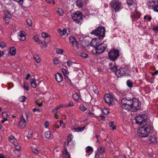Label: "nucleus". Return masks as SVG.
<instances>
[{
	"mask_svg": "<svg viewBox=\"0 0 158 158\" xmlns=\"http://www.w3.org/2000/svg\"><path fill=\"white\" fill-rule=\"evenodd\" d=\"M131 99H127L124 98L122 99L121 103V106L123 109L127 110H129L131 109Z\"/></svg>",
	"mask_w": 158,
	"mask_h": 158,
	"instance_id": "20e7f679",
	"label": "nucleus"
},
{
	"mask_svg": "<svg viewBox=\"0 0 158 158\" xmlns=\"http://www.w3.org/2000/svg\"><path fill=\"white\" fill-rule=\"evenodd\" d=\"M97 150L99 153L102 154L105 152V148L102 147H99L97 148Z\"/></svg>",
	"mask_w": 158,
	"mask_h": 158,
	"instance_id": "393cba45",
	"label": "nucleus"
},
{
	"mask_svg": "<svg viewBox=\"0 0 158 158\" xmlns=\"http://www.w3.org/2000/svg\"><path fill=\"white\" fill-rule=\"evenodd\" d=\"M147 5L149 9H153L155 11L158 12V2L150 0L148 2Z\"/></svg>",
	"mask_w": 158,
	"mask_h": 158,
	"instance_id": "6e6552de",
	"label": "nucleus"
},
{
	"mask_svg": "<svg viewBox=\"0 0 158 158\" xmlns=\"http://www.w3.org/2000/svg\"><path fill=\"white\" fill-rule=\"evenodd\" d=\"M74 106V104L73 102L70 101L69 105L68 106H64L65 107H69V106Z\"/></svg>",
	"mask_w": 158,
	"mask_h": 158,
	"instance_id": "6e6d98bb",
	"label": "nucleus"
},
{
	"mask_svg": "<svg viewBox=\"0 0 158 158\" xmlns=\"http://www.w3.org/2000/svg\"><path fill=\"white\" fill-rule=\"evenodd\" d=\"M18 2L19 4L22 5L23 3V0H14Z\"/></svg>",
	"mask_w": 158,
	"mask_h": 158,
	"instance_id": "bf43d9fd",
	"label": "nucleus"
},
{
	"mask_svg": "<svg viewBox=\"0 0 158 158\" xmlns=\"http://www.w3.org/2000/svg\"><path fill=\"white\" fill-rule=\"evenodd\" d=\"M26 99V98L24 96H21L19 98V100L20 102H23L25 101Z\"/></svg>",
	"mask_w": 158,
	"mask_h": 158,
	"instance_id": "ea45409f",
	"label": "nucleus"
},
{
	"mask_svg": "<svg viewBox=\"0 0 158 158\" xmlns=\"http://www.w3.org/2000/svg\"><path fill=\"white\" fill-rule=\"evenodd\" d=\"M16 48L14 47H11L10 49L9 53L12 56H14L16 54Z\"/></svg>",
	"mask_w": 158,
	"mask_h": 158,
	"instance_id": "b1692460",
	"label": "nucleus"
},
{
	"mask_svg": "<svg viewBox=\"0 0 158 158\" xmlns=\"http://www.w3.org/2000/svg\"><path fill=\"white\" fill-rule=\"evenodd\" d=\"M144 19H147L148 21H150L151 20L152 18L150 16L146 15L144 16Z\"/></svg>",
	"mask_w": 158,
	"mask_h": 158,
	"instance_id": "de8ad7c7",
	"label": "nucleus"
},
{
	"mask_svg": "<svg viewBox=\"0 0 158 158\" xmlns=\"http://www.w3.org/2000/svg\"><path fill=\"white\" fill-rule=\"evenodd\" d=\"M42 36L44 38H46L47 37H49L50 35H48L47 33L44 32H42L41 34Z\"/></svg>",
	"mask_w": 158,
	"mask_h": 158,
	"instance_id": "58836bf2",
	"label": "nucleus"
},
{
	"mask_svg": "<svg viewBox=\"0 0 158 158\" xmlns=\"http://www.w3.org/2000/svg\"><path fill=\"white\" fill-rule=\"evenodd\" d=\"M18 38L20 40L24 41L26 39L25 33L24 31H20L19 33Z\"/></svg>",
	"mask_w": 158,
	"mask_h": 158,
	"instance_id": "a211bd4d",
	"label": "nucleus"
},
{
	"mask_svg": "<svg viewBox=\"0 0 158 158\" xmlns=\"http://www.w3.org/2000/svg\"><path fill=\"white\" fill-rule=\"evenodd\" d=\"M131 15L132 19L135 21L139 19L141 15L136 10V7H132L131 9Z\"/></svg>",
	"mask_w": 158,
	"mask_h": 158,
	"instance_id": "1a4fd4ad",
	"label": "nucleus"
},
{
	"mask_svg": "<svg viewBox=\"0 0 158 158\" xmlns=\"http://www.w3.org/2000/svg\"><path fill=\"white\" fill-rule=\"evenodd\" d=\"M127 3L130 9H131V8H132V7H136L137 6L135 0H127Z\"/></svg>",
	"mask_w": 158,
	"mask_h": 158,
	"instance_id": "dca6fc26",
	"label": "nucleus"
},
{
	"mask_svg": "<svg viewBox=\"0 0 158 158\" xmlns=\"http://www.w3.org/2000/svg\"><path fill=\"white\" fill-rule=\"evenodd\" d=\"M79 108L82 111H84L87 109L86 108L85 106L82 105L80 106Z\"/></svg>",
	"mask_w": 158,
	"mask_h": 158,
	"instance_id": "09e8293b",
	"label": "nucleus"
},
{
	"mask_svg": "<svg viewBox=\"0 0 158 158\" xmlns=\"http://www.w3.org/2000/svg\"><path fill=\"white\" fill-rule=\"evenodd\" d=\"M90 33L92 35H94L97 36L94 39L100 40L102 39L105 36V29L103 27L100 26L95 30L92 31Z\"/></svg>",
	"mask_w": 158,
	"mask_h": 158,
	"instance_id": "7ed1b4c3",
	"label": "nucleus"
},
{
	"mask_svg": "<svg viewBox=\"0 0 158 158\" xmlns=\"http://www.w3.org/2000/svg\"><path fill=\"white\" fill-rule=\"evenodd\" d=\"M67 65L69 66H71L72 65L71 61H70V60H68L67 61Z\"/></svg>",
	"mask_w": 158,
	"mask_h": 158,
	"instance_id": "e2e57ef3",
	"label": "nucleus"
},
{
	"mask_svg": "<svg viewBox=\"0 0 158 158\" xmlns=\"http://www.w3.org/2000/svg\"><path fill=\"white\" fill-rule=\"evenodd\" d=\"M33 38L35 41H36L37 42H38L39 44L40 43L41 41L37 36H34Z\"/></svg>",
	"mask_w": 158,
	"mask_h": 158,
	"instance_id": "37998d69",
	"label": "nucleus"
},
{
	"mask_svg": "<svg viewBox=\"0 0 158 158\" xmlns=\"http://www.w3.org/2000/svg\"><path fill=\"white\" fill-rule=\"evenodd\" d=\"M103 112L105 114H108L109 113V110L107 108H105L103 109Z\"/></svg>",
	"mask_w": 158,
	"mask_h": 158,
	"instance_id": "49530a36",
	"label": "nucleus"
},
{
	"mask_svg": "<svg viewBox=\"0 0 158 158\" xmlns=\"http://www.w3.org/2000/svg\"><path fill=\"white\" fill-rule=\"evenodd\" d=\"M30 83L31 86L33 88H35L37 86L35 80L33 79H31L30 80Z\"/></svg>",
	"mask_w": 158,
	"mask_h": 158,
	"instance_id": "bb28decb",
	"label": "nucleus"
},
{
	"mask_svg": "<svg viewBox=\"0 0 158 158\" xmlns=\"http://www.w3.org/2000/svg\"><path fill=\"white\" fill-rule=\"evenodd\" d=\"M73 19L77 23H79L83 19L82 13L80 11H77L71 15Z\"/></svg>",
	"mask_w": 158,
	"mask_h": 158,
	"instance_id": "423d86ee",
	"label": "nucleus"
},
{
	"mask_svg": "<svg viewBox=\"0 0 158 158\" xmlns=\"http://www.w3.org/2000/svg\"><path fill=\"white\" fill-rule=\"evenodd\" d=\"M73 97L75 101L78 102L79 100L80 97L79 95L77 94H73Z\"/></svg>",
	"mask_w": 158,
	"mask_h": 158,
	"instance_id": "c756f323",
	"label": "nucleus"
},
{
	"mask_svg": "<svg viewBox=\"0 0 158 158\" xmlns=\"http://www.w3.org/2000/svg\"><path fill=\"white\" fill-rule=\"evenodd\" d=\"M104 100L105 102L109 105L112 104L114 101V97L111 94H107L104 97Z\"/></svg>",
	"mask_w": 158,
	"mask_h": 158,
	"instance_id": "ddd939ff",
	"label": "nucleus"
},
{
	"mask_svg": "<svg viewBox=\"0 0 158 158\" xmlns=\"http://www.w3.org/2000/svg\"><path fill=\"white\" fill-rule=\"evenodd\" d=\"M32 151L36 155L40 153L39 151L36 148H33Z\"/></svg>",
	"mask_w": 158,
	"mask_h": 158,
	"instance_id": "c03bdc74",
	"label": "nucleus"
},
{
	"mask_svg": "<svg viewBox=\"0 0 158 158\" xmlns=\"http://www.w3.org/2000/svg\"><path fill=\"white\" fill-rule=\"evenodd\" d=\"M6 46V44L4 42H1L0 43V47L2 48H4Z\"/></svg>",
	"mask_w": 158,
	"mask_h": 158,
	"instance_id": "864d4df0",
	"label": "nucleus"
},
{
	"mask_svg": "<svg viewBox=\"0 0 158 158\" xmlns=\"http://www.w3.org/2000/svg\"><path fill=\"white\" fill-rule=\"evenodd\" d=\"M27 22L28 26H31L32 25V22L31 20L30 19H27Z\"/></svg>",
	"mask_w": 158,
	"mask_h": 158,
	"instance_id": "13d9d810",
	"label": "nucleus"
},
{
	"mask_svg": "<svg viewBox=\"0 0 158 158\" xmlns=\"http://www.w3.org/2000/svg\"><path fill=\"white\" fill-rule=\"evenodd\" d=\"M4 16L3 17V19H6L7 18H10L12 17V15L7 10H5L4 12Z\"/></svg>",
	"mask_w": 158,
	"mask_h": 158,
	"instance_id": "412c9836",
	"label": "nucleus"
},
{
	"mask_svg": "<svg viewBox=\"0 0 158 158\" xmlns=\"http://www.w3.org/2000/svg\"><path fill=\"white\" fill-rule=\"evenodd\" d=\"M111 7L113 11L116 12L121 8V3L119 1L114 0L110 2Z\"/></svg>",
	"mask_w": 158,
	"mask_h": 158,
	"instance_id": "39448f33",
	"label": "nucleus"
},
{
	"mask_svg": "<svg viewBox=\"0 0 158 158\" xmlns=\"http://www.w3.org/2000/svg\"><path fill=\"white\" fill-rule=\"evenodd\" d=\"M153 30L156 31H158V26H156L153 27Z\"/></svg>",
	"mask_w": 158,
	"mask_h": 158,
	"instance_id": "69168bd1",
	"label": "nucleus"
},
{
	"mask_svg": "<svg viewBox=\"0 0 158 158\" xmlns=\"http://www.w3.org/2000/svg\"><path fill=\"white\" fill-rule=\"evenodd\" d=\"M58 33L61 36H63L64 35L66 34V30L64 28L63 30H61V29H58Z\"/></svg>",
	"mask_w": 158,
	"mask_h": 158,
	"instance_id": "5701e85b",
	"label": "nucleus"
},
{
	"mask_svg": "<svg viewBox=\"0 0 158 158\" xmlns=\"http://www.w3.org/2000/svg\"><path fill=\"white\" fill-rule=\"evenodd\" d=\"M2 117L3 118H7L8 115L7 112H3L2 113Z\"/></svg>",
	"mask_w": 158,
	"mask_h": 158,
	"instance_id": "5fc2aeb1",
	"label": "nucleus"
},
{
	"mask_svg": "<svg viewBox=\"0 0 158 158\" xmlns=\"http://www.w3.org/2000/svg\"><path fill=\"white\" fill-rule=\"evenodd\" d=\"M64 106L63 104H61L58 105L56 107L54 110H52V111H56L57 112V110L60 109Z\"/></svg>",
	"mask_w": 158,
	"mask_h": 158,
	"instance_id": "e433bc0d",
	"label": "nucleus"
},
{
	"mask_svg": "<svg viewBox=\"0 0 158 158\" xmlns=\"http://www.w3.org/2000/svg\"><path fill=\"white\" fill-rule=\"evenodd\" d=\"M132 103L131 104V109L137 110L139 109L141 105L140 102L138 99L134 98L131 99Z\"/></svg>",
	"mask_w": 158,
	"mask_h": 158,
	"instance_id": "f8f14e48",
	"label": "nucleus"
},
{
	"mask_svg": "<svg viewBox=\"0 0 158 158\" xmlns=\"http://www.w3.org/2000/svg\"><path fill=\"white\" fill-rule=\"evenodd\" d=\"M68 145L71 147L73 146L74 145V143L73 141L68 142Z\"/></svg>",
	"mask_w": 158,
	"mask_h": 158,
	"instance_id": "8fccbe9b",
	"label": "nucleus"
},
{
	"mask_svg": "<svg viewBox=\"0 0 158 158\" xmlns=\"http://www.w3.org/2000/svg\"><path fill=\"white\" fill-rule=\"evenodd\" d=\"M86 113L88 114L92 115L94 113L91 112L89 110H87L86 112Z\"/></svg>",
	"mask_w": 158,
	"mask_h": 158,
	"instance_id": "0e129e2a",
	"label": "nucleus"
},
{
	"mask_svg": "<svg viewBox=\"0 0 158 158\" xmlns=\"http://www.w3.org/2000/svg\"><path fill=\"white\" fill-rule=\"evenodd\" d=\"M55 79L58 82H61L63 80V76L60 73H57L55 74Z\"/></svg>",
	"mask_w": 158,
	"mask_h": 158,
	"instance_id": "f3484780",
	"label": "nucleus"
},
{
	"mask_svg": "<svg viewBox=\"0 0 158 158\" xmlns=\"http://www.w3.org/2000/svg\"><path fill=\"white\" fill-rule=\"evenodd\" d=\"M15 150H14V152L15 153H16V152H17L18 153L20 154V152L19 151L20 150L21 148L20 147L19 145H15Z\"/></svg>",
	"mask_w": 158,
	"mask_h": 158,
	"instance_id": "2f4dec72",
	"label": "nucleus"
},
{
	"mask_svg": "<svg viewBox=\"0 0 158 158\" xmlns=\"http://www.w3.org/2000/svg\"><path fill=\"white\" fill-rule=\"evenodd\" d=\"M100 41V40L93 39L90 43L91 46L94 48L96 53L97 54L103 53L107 47L106 44L99 43Z\"/></svg>",
	"mask_w": 158,
	"mask_h": 158,
	"instance_id": "f257e3e1",
	"label": "nucleus"
},
{
	"mask_svg": "<svg viewBox=\"0 0 158 158\" xmlns=\"http://www.w3.org/2000/svg\"><path fill=\"white\" fill-rule=\"evenodd\" d=\"M147 118V116L145 114L139 115L135 118L136 123L139 125L143 124L146 122Z\"/></svg>",
	"mask_w": 158,
	"mask_h": 158,
	"instance_id": "9d476101",
	"label": "nucleus"
},
{
	"mask_svg": "<svg viewBox=\"0 0 158 158\" xmlns=\"http://www.w3.org/2000/svg\"><path fill=\"white\" fill-rule=\"evenodd\" d=\"M119 56V52L116 49H112L110 50L108 53V56L110 59L113 61L116 60Z\"/></svg>",
	"mask_w": 158,
	"mask_h": 158,
	"instance_id": "0eeeda50",
	"label": "nucleus"
},
{
	"mask_svg": "<svg viewBox=\"0 0 158 158\" xmlns=\"http://www.w3.org/2000/svg\"><path fill=\"white\" fill-rule=\"evenodd\" d=\"M54 63L55 64H58L60 62V61L57 58H55L53 60Z\"/></svg>",
	"mask_w": 158,
	"mask_h": 158,
	"instance_id": "79ce46f5",
	"label": "nucleus"
},
{
	"mask_svg": "<svg viewBox=\"0 0 158 158\" xmlns=\"http://www.w3.org/2000/svg\"><path fill=\"white\" fill-rule=\"evenodd\" d=\"M85 128V127H77L76 128H74V129L76 131H82L84 130Z\"/></svg>",
	"mask_w": 158,
	"mask_h": 158,
	"instance_id": "7c9ffc66",
	"label": "nucleus"
},
{
	"mask_svg": "<svg viewBox=\"0 0 158 158\" xmlns=\"http://www.w3.org/2000/svg\"><path fill=\"white\" fill-rule=\"evenodd\" d=\"M56 52L58 54H62L63 52V50L62 49L56 48Z\"/></svg>",
	"mask_w": 158,
	"mask_h": 158,
	"instance_id": "a19ab883",
	"label": "nucleus"
},
{
	"mask_svg": "<svg viewBox=\"0 0 158 158\" xmlns=\"http://www.w3.org/2000/svg\"><path fill=\"white\" fill-rule=\"evenodd\" d=\"M45 136L46 138L49 139H51L53 138L52 135L50 131H48L45 132Z\"/></svg>",
	"mask_w": 158,
	"mask_h": 158,
	"instance_id": "4be33fe9",
	"label": "nucleus"
},
{
	"mask_svg": "<svg viewBox=\"0 0 158 158\" xmlns=\"http://www.w3.org/2000/svg\"><path fill=\"white\" fill-rule=\"evenodd\" d=\"M33 57L37 63L40 62L41 61V59L37 54L34 55Z\"/></svg>",
	"mask_w": 158,
	"mask_h": 158,
	"instance_id": "a878e982",
	"label": "nucleus"
},
{
	"mask_svg": "<svg viewBox=\"0 0 158 158\" xmlns=\"http://www.w3.org/2000/svg\"><path fill=\"white\" fill-rule=\"evenodd\" d=\"M49 123L48 121H46L44 123V126L46 128H47L48 127Z\"/></svg>",
	"mask_w": 158,
	"mask_h": 158,
	"instance_id": "774afa93",
	"label": "nucleus"
},
{
	"mask_svg": "<svg viewBox=\"0 0 158 158\" xmlns=\"http://www.w3.org/2000/svg\"><path fill=\"white\" fill-rule=\"evenodd\" d=\"M148 140L150 143H156L157 142V138L156 136L153 135L150 136L148 138Z\"/></svg>",
	"mask_w": 158,
	"mask_h": 158,
	"instance_id": "aec40b11",
	"label": "nucleus"
},
{
	"mask_svg": "<svg viewBox=\"0 0 158 158\" xmlns=\"http://www.w3.org/2000/svg\"><path fill=\"white\" fill-rule=\"evenodd\" d=\"M110 69L111 70L114 72L115 74L116 72L118 70L117 67L116 65H114L113 67H111Z\"/></svg>",
	"mask_w": 158,
	"mask_h": 158,
	"instance_id": "4c0bfd02",
	"label": "nucleus"
},
{
	"mask_svg": "<svg viewBox=\"0 0 158 158\" xmlns=\"http://www.w3.org/2000/svg\"><path fill=\"white\" fill-rule=\"evenodd\" d=\"M53 112L54 114V115H55L54 117H55V118H56V119L58 118H59L58 115L57 114V112L56 111H53Z\"/></svg>",
	"mask_w": 158,
	"mask_h": 158,
	"instance_id": "052dcab7",
	"label": "nucleus"
},
{
	"mask_svg": "<svg viewBox=\"0 0 158 158\" xmlns=\"http://www.w3.org/2000/svg\"><path fill=\"white\" fill-rule=\"evenodd\" d=\"M127 85L129 87H132L133 85V82L130 80H129L127 81Z\"/></svg>",
	"mask_w": 158,
	"mask_h": 158,
	"instance_id": "72a5a7b5",
	"label": "nucleus"
},
{
	"mask_svg": "<svg viewBox=\"0 0 158 158\" xmlns=\"http://www.w3.org/2000/svg\"><path fill=\"white\" fill-rule=\"evenodd\" d=\"M152 128V123H147L139 128L137 131V134L139 136L142 137H147L149 133L150 130Z\"/></svg>",
	"mask_w": 158,
	"mask_h": 158,
	"instance_id": "f03ea898",
	"label": "nucleus"
},
{
	"mask_svg": "<svg viewBox=\"0 0 158 158\" xmlns=\"http://www.w3.org/2000/svg\"><path fill=\"white\" fill-rule=\"evenodd\" d=\"M62 155L64 158H69L70 156L69 152L67 150L66 148L63 151Z\"/></svg>",
	"mask_w": 158,
	"mask_h": 158,
	"instance_id": "6ab92c4d",
	"label": "nucleus"
},
{
	"mask_svg": "<svg viewBox=\"0 0 158 158\" xmlns=\"http://www.w3.org/2000/svg\"><path fill=\"white\" fill-rule=\"evenodd\" d=\"M61 70L64 74V76L67 75V73L66 70L64 68H63L61 69Z\"/></svg>",
	"mask_w": 158,
	"mask_h": 158,
	"instance_id": "603ef678",
	"label": "nucleus"
},
{
	"mask_svg": "<svg viewBox=\"0 0 158 158\" xmlns=\"http://www.w3.org/2000/svg\"><path fill=\"white\" fill-rule=\"evenodd\" d=\"M69 39L70 42L72 44L73 46L74 47H75L77 48L78 44L77 39L73 36H70Z\"/></svg>",
	"mask_w": 158,
	"mask_h": 158,
	"instance_id": "2eb2a0df",
	"label": "nucleus"
},
{
	"mask_svg": "<svg viewBox=\"0 0 158 158\" xmlns=\"http://www.w3.org/2000/svg\"><path fill=\"white\" fill-rule=\"evenodd\" d=\"M81 56L84 58H86L88 56V55L85 53H82L81 54Z\"/></svg>",
	"mask_w": 158,
	"mask_h": 158,
	"instance_id": "4d7b16f0",
	"label": "nucleus"
},
{
	"mask_svg": "<svg viewBox=\"0 0 158 158\" xmlns=\"http://www.w3.org/2000/svg\"><path fill=\"white\" fill-rule=\"evenodd\" d=\"M23 88L24 89H26L27 90H28L29 89V86L28 85L25 83H24L23 84Z\"/></svg>",
	"mask_w": 158,
	"mask_h": 158,
	"instance_id": "3c124183",
	"label": "nucleus"
},
{
	"mask_svg": "<svg viewBox=\"0 0 158 158\" xmlns=\"http://www.w3.org/2000/svg\"><path fill=\"white\" fill-rule=\"evenodd\" d=\"M93 149L92 147L90 146H87L86 148L85 152L86 153H89L93 152Z\"/></svg>",
	"mask_w": 158,
	"mask_h": 158,
	"instance_id": "c85d7f7f",
	"label": "nucleus"
},
{
	"mask_svg": "<svg viewBox=\"0 0 158 158\" xmlns=\"http://www.w3.org/2000/svg\"><path fill=\"white\" fill-rule=\"evenodd\" d=\"M65 80L66 81H67L69 83H70L71 82V80L69 79V78L67 76H66V75L65 76Z\"/></svg>",
	"mask_w": 158,
	"mask_h": 158,
	"instance_id": "680f3d73",
	"label": "nucleus"
},
{
	"mask_svg": "<svg viewBox=\"0 0 158 158\" xmlns=\"http://www.w3.org/2000/svg\"><path fill=\"white\" fill-rule=\"evenodd\" d=\"M128 73V68L126 67L120 68L116 72V74L118 77H121L125 75H127Z\"/></svg>",
	"mask_w": 158,
	"mask_h": 158,
	"instance_id": "9b49d317",
	"label": "nucleus"
},
{
	"mask_svg": "<svg viewBox=\"0 0 158 158\" xmlns=\"http://www.w3.org/2000/svg\"><path fill=\"white\" fill-rule=\"evenodd\" d=\"M110 127L111 128L112 130H115L116 129V127L114 124V122L111 121L109 123Z\"/></svg>",
	"mask_w": 158,
	"mask_h": 158,
	"instance_id": "473e14b6",
	"label": "nucleus"
},
{
	"mask_svg": "<svg viewBox=\"0 0 158 158\" xmlns=\"http://www.w3.org/2000/svg\"><path fill=\"white\" fill-rule=\"evenodd\" d=\"M26 121L23 116L19 122V126L21 128H23L26 127Z\"/></svg>",
	"mask_w": 158,
	"mask_h": 158,
	"instance_id": "4468645a",
	"label": "nucleus"
},
{
	"mask_svg": "<svg viewBox=\"0 0 158 158\" xmlns=\"http://www.w3.org/2000/svg\"><path fill=\"white\" fill-rule=\"evenodd\" d=\"M151 73L152 75H157L158 73V70H156L154 72H152Z\"/></svg>",
	"mask_w": 158,
	"mask_h": 158,
	"instance_id": "338daca9",
	"label": "nucleus"
},
{
	"mask_svg": "<svg viewBox=\"0 0 158 158\" xmlns=\"http://www.w3.org/2000/svg\"><path fill=\"white\" fill-rule=\"evenodd\" d=\"M57 12L60 16H63L64 15V12L63 10L61 8H58Z\"/></svg>",
	"mask_w": 158,
	"mask_h": 158,
	"instance_id": "c9c22d12",
	"label": "nucleus"
},
{
	"mask_svg": "<svg viewBox=\"0 0 158 158\" xmlns=\"http://www.w3.org/2000/svg\"><path fill=\"white\" fill-rule=\"evenodd\" d=\"M77 6L79 8H81L82 6V4L81 0H77L76 2Z\"/></svg>",
	"mask_w": 158,
	"mask_h": 158,
	"instance_id": "f704fd0d",
	"label": "nucleus"
},
{
	"mask_svg": "<svg viewBox=\"0 0 158 158\" xmlns=\"http://www.w3.org/2000/svg\"><path fill=\"white\" fill-rule=\"evenodd\" d=\"M73 138V135H69L67 137L68 142L72 141V140Z\"/></svg>",
	"mask_w": 158,
	"mask_h": 158,
	"instance_id": "a18cd8bd",
	"label": "nucleus"
},
{
	"mask_svg": "<svg viewBox=\"0 0 158 158\" xmlns=\"http://www.w3.org/2000/svg\"><path fill=\"white\" fill-rule=\"evenodd\" d=\"M9 141L12 143H15L17 141V140L15 138V137L12 135H10L9 136Z\"/></svg>",
	"mask_w": 158,
	"mask_h": 158,
	"instance_id": "cd10ccee",
	"label": "nucleus"
}]
</instances>
